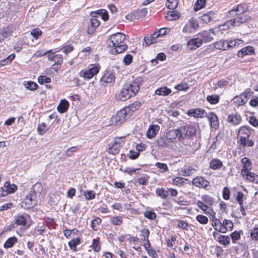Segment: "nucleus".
Masks as SVG:
<instances>
[{
	"mask_svg": "<svg viewBox=\"0 0 258 258\" xmlns=\"http://www.w3.org/2000/svg\"><path fill=\"white\" fill-rule=\"evenodd\" d=\"M69 107V102L66 99H62L58 104L57 108L59 112L63 113L68 109Z\"/></svg>",
	"mask_w": 258,
	"mask_h": 258,
	"instance_id": "34",
	"label": "nucleus"
},
{
	"mask_svg": "<svg viewBox=\"0 0 258 258\" xmlns=\"http://www.w3.org/2000/svg\"><path fill=\"white\" fill-rule=\"evenodd\" d=\"M202 44V39L200 37L191 39L187 42V47L191 50L196 49Z\"/></svg>",
	"mask_w": 258,
	"mask_h": 258,
	"instance_id": "23",
	"label": "nucleus"
},
{
	"mask_svg": "<svg viewBox=\"0 0 258 258\" xmlns=\"http://www.w3.org/2000/svg\"><path fill=\"white\" fill-rule=\"evenodd\" d=\"M129 117L126 111L124 108H122L112 117L110 120L111 124L112 125L119 126Z\"/></svg>",
	"mask_w": 258,
	"mask_h": 258,
	"instance_id": "4",
	"label": "nucleus"
},
{
	"mask_svg": "<svg viewBox=\"0 0 258 258\" xmlns=\"http://www.w3.org/2000/svg\"><path fill=\"white\" fill-rule=\"evenodd\" d=\"M43 190V186L40 182L35 183L32 187L29 194L33 198L39 200Z\"/></svg>",
	"mask_w": 258,
	"mask_h": 258,
	"instance_id": "10",
	"label": "nucleus"
},
{
	"mask_svg": "<svg viewBox=\"0 0 258 258\" xmlns=\"http://www.w3.org/2000/svg\"><path fill=\"white\" fill-rule=\"evenodd\" d=\"M230 192L229 188L224 187L223 189V198L224 200H227L230 198Z\"/></svg>",
	"mask_w": 258,
	"mask_h": 258,
	"instance_id": "64",
	"label": "nucleus"
},
{
	"mask_svg": "<svg viewBox=\"0 0 258 258\" xmlns=\"http://www.w3.org/2000/svg\"><path fill=\"white\" fill-rule=\"evenodd\" d=\"M197 220L202 224H206L208 222V218L203 215H198L196 217Z\"/></svg>",
	"mask_w": 258,
	"mask_h": 258,
	"instance_id": "57",
	"label": "nucleus"
},
{
	"mask_svg": "<svg viewBox=\"0 0 258 258\" xmlns=\"http://www.w3.org/2000/svg\"><path fill=\"white\" fill-rule=\"evenodd\" d=\"M38 82L40 84L49 83L51 82V79L45 76H40L38 78Z\"/></svg>",
	"mask_w": 258,
	"mask_h": 258,
	"instance_id": "58",
	"label": "nucleus"
},
{
	"mask_svg": "<svg viewBox=\"0 0 258 258\" xmlns=\"http://www.w3.org/2000/svg\"><path fill=\"white\" fill-rule=\"evenodd\" d=\"M100 25V21L96 17H92L90 20V25L88 26L87 32L88 34H93L97 27Z\"/></svg>",
	"mask_w": 258,
	"mask_h": 258,
	"instance_id": "22",
	"label": "nucleus"
},
{
	"mask_svg": "<svg viewBox=\"0 0 258 258\" xmlns=\"http://www.w3.org/2000/svg\"><path fill=\"white\" fill-rule=\"evenodd\" d=\"M155 166L160 169L161 172H166L168 170L167 165L165 163L157 162Z\"/></svg>",
	"mask_w": 258,
	"mask_h": 258,
	"instance_id": "59",
	"label": "nucleus"
},
{
	"mask_svg": "<svg viewBox=\"0 0 258 258\" xmlns=\"http://www.w3.org/2000/svg\"><path fill=\"white\" fill-rule=\"evenodd\" d=\"M242 168L241 170L240 174L248 172L252 169L251 163L249 159L246 157H244L241 159Z\"/></svg>",
	"mask_w": 258,
	"mask_h": 258,
	"instance_id": "25",
	"label": "nucleus"
},
{
	"mask_svg": "<svg viewBox=\"0 0 258 258\" xmlns=\"http://www.w3.org/2000/svg\"><path fill=\"white\" fill-rule=\"evenodd\" d=\"M133 96V94L131 93L128 87L125 84L120 92L117 94V98L121 101H124Z\"/></svg>",
	"mask_w": 258,
	"mask_h": 258,
	"instance_id": "13",
	"label": "nucleus"
},
{
	"mask_svg": "<svg viewBox=\"0 0 258 258\" xmlns=\"http://www.w3.org/2000/svg\"><path fill=\"white\" fill-rule=\"evenodd\" d=\"M47 130L48 128L47 127V125L45 123L42 122L38 124L37 127V131L40 135H43L47 132Z\"/></svg>",
	"mask_w": 258,
	"mask_h": 258,
	"instance_id": "49",
	"label": "nucleus"
},
{
	"mask_svg": "<svg viewBox=\"0 0 258 258\" xmlns=\"http://www.w3.org/2000/svg\"><path fill=\"white\" fill-rule=\"evenodd\" d=\"M17 241V238L16 237H11L7 239L4 244V247L6 248L12 247L14 244Z\"/></svg>",
	"mask_w": 258,
	"mask_h": 258,
	"instance_id": "42",
	"label": "nucleus"
},
{
	"mask_svg": "<svg viewBox=\"0 0 258 258\" xmlns=\"http://www.w3.org/2000/svg\"><path fill=\"white\" fill-rule=\"evenodd\" d=\"M160 130V126L157 124L151 125L146 133L148 138L152 139L155 137Z\"/></svg>",
	"mask_w": 258,
	"mask_h": 258,
	"instance_id": "26",
	"label": "nucleus"
},
{
	"mask_svg": "<svg viewBox=\"0 0 258 258\" xmlns=\"http://www.w3.org/2000/svg\"><path fill=\"white\" fill-rule=\"evenodd\" d=\"M171 93V89L165 86L161 87L155 91V94L159 96H167Z\"/></svg>",
	"mask_w": 258,
	"mask_h": 258,
	"instance_id": "37",
	"label": "nucleus"
},
{
	"mask_svg": "<svg viewBox=\"0 0 258 258\" xmlns=\"http://www.w3.org/2000/svg\"><path fill=\"white\" fill-rule=\"evenodd\" d=\"M241 232H242L241 230L239 231H235L231 233L230 236L231 237L232 241L233 243H235L236 241L240 239Z\"/></svg>",
	"mask_w": 258,
	"mask_h": 258,
	"instance_id": "51",
	"label": "nucleus"
},
{
	"mask_svg": "<svg viewBox=\"0 0 258 258\" xmlns=\"http://www.w3.org/2000/svg\"><path fill=\"white\" fill-rule=\"evenodd\" d=\"M101 222V219L98 217L95 218L91 221V227L94 230H97L99 228V225Z\"/></svg>",
	"mask_w": 258,
	"mask_h": 258,
	"instance_id": "54",
	"label": "nucleus"
},
{
	"mask_svg": "<svg viewBox=\"0 0 258 258\" xmlns=\"http://www.w3.org/2000/svg\"><path fill=\"white\" fill-rule=\"evenodd\" d=\"M115 81L114 75L110 72L105 73L101 79L102 83L106 84L113 83Z\"/></svg>",
	"mask_w": 258,
	"mask_h": 258,
	"instance_id": "32",
	"label": "nucleus"
},
{
	"mask_svg": "<svg viewBox=\"0 0 258 258\" xmlns=\"http://www.w3.org/2000/svg\"><path fill=\"white\" fill-rule=\"evenodd\" d=\"M15 54H11L9 55L6 58L0 61V66H5L10 63L12 60L15 58Z\"/></svg>",
	"mask_w": 258,
	"mask_h": 258,
	"instance_id": "52",
	"label": "nucleus"
},
{
	"mask_svg": "<svg viewBox=\"0 0 258 258\" xmlns=\"http://www.w3.org/2000/svg\"><path fill=\"white\" fill-rule=\"evenodd\" d=\"M85 196L87 200H92L95 197V193L92 190L87 191L86 192H85Z\"/></svg>",
	"mask_w": 258,
	"mask_h": 258,
	"instance_id": "61",
	"label": "nucleus"
},
{
	"mask_svg": "<svg viewBox=\"0 0 258 258\" xmlns=\"http://www.w3.org/2000/svg\"><path fill=\"white\" fill-rule=\"evenodd\" d=\"M250 234L252 240L258 241V227L252 228L250 230Z\"/></svg>",
	"mask_w": 258,
	"mask_h": 258,
	"instance_id": "53",
	"label": "nucleus"
},
{
	"mask_svg": "<svg viewBox=\"0 0 258 258\" xmlns=\"http://www.w3.org/2000/svg\"><path fill=\"white\" fill-rule=\"evenodd\" d=\"M99 69L97 66H93L90 69H86L79 73V76L84 79H90L99 72Z\"/></svg>",
	"mask_w": 258,
	"mask_h": 258,
	"instance_id": "8",
	"label": "nucleus"
},
{
	"mask_svg": "<svg viewBox=\"0 0 258 258\" xmlns=\"http://www.w3.org/2000/svg\"><path fill=\"white\" fill-rule=\"evenodd\" d=\"M125 84L128 87L131 93L133 96L135 95L140 90V85L139 82L137 81H134L131 83H126Z\"/></svg>",
	"mask_w": 258,
	"mask_h": 258,
	"instance_id": "31",
	"label": "nucleus"
},
{
	"mask_svg": "<svg viewBox=\"0 0 258 258\" xmlns=\"http://www.w3.org/2000/svg\"><path fill=\"white\" fill-rule=\"evenodd\" d=\"M144 216L150 220H154L156 218V214L152 211H146L144 213Z\"/></svg>",
	"mask_w": 258,
	"mask_h": 258,
	"instance_id": "55",
	"label": "nucleus"
},
{
	"mask_svg": "<svg viewBox=\"0 0 258 258\" xmlns=\"http://www.w3.org/2000/svg\"><path fill=\"white\" fill-rule=\"evenodd\" d=\"M218 232L225 233L228 230H231L233 227V224L231 220L225 219L221 224L219 225Z\"/></svg>",
	"mask_w": 258,
	"mask_h": 258,
	"instance_id": "14",
	"label": "nucleus"
},
{
	"mask_svg": "<svg viewBox=\"0 0 258 258\" xmlns=\"http://www.w3.org/2000/svg\"><path fill=\"white\" fill-rule=\"evenodd\" d=\"M48 60L54 61V64H61L63 62L62 55L60 54H56L55 52H50L47 55Z\"/></svg>",
	"mask_w": 258,
	"mask_h": 258,
	"instance_id": "18",
	"label": "nucleus"
},
{
	"mask_svg": "<svg viewBox=\"0 0 258 258\" xmlns=\"http://www.w3.org/2000/svg\"><path fill=\"white\" fill-rule=\"evenodd\" d=\"M212 226L216 231H218V228H219V225H221L222 222L220 220L217 219L215 216L212 217Z\"/></svg>",
	"mask_w": 258,
	"mask_h": 258,
	"instance_id": "56",
	"label": "nucleus"
},
{
	"mask_svg": "<svg viewBox=\"0 0 258 258\" xmlns=\"http://www.w3.org/2000/svg\"><path fill=\"white\" fill-rule=\"evenodd\" d=\"M222 162L219 159H213L210 163V167L214 170L220 169L222 166Z\"/></svg>",
	"mask_w": 258,
	"mask_h": 258,
	"instance_id": "38",
	"label": "nucleus"
},
{
	"mask_svg": "<svg viewBox=\"0 0 258 258\" xmlns=\"http://www.w3.org/2000/svg\"><path fill=\"white\" fill-rule=\"evenodd\" d=\"M254 49L253 47L247 46L239 50L237 52V56L238 57H243L244 55H251L254 53Z\"/></svg>",
	"mask_w": 258,
	"mask_h": 258,
	"instance_id": "30",
	"label": "nucleus"
},
{
	"mask_svg": "<svg viewBox=\"0 0 258 258\" xmlns=\"http://www.w3.org/2000/svg\"><path fill=\"white\" fill-rule=\"evenodd\" d=\"M235 17L227 22L228 26L230 25L233 27L239 26L241 24L244 23L250 19V17L247 15H236L233 14L229 17Z\"/></svg>",
	"mask_w": 258,
	"mask_h": 258,
	"instance_id": "5",
	"label": "nucleus"
},
{
	"mask_svg": "<svg viewBox=\"0 0 258 258\" xmlns=\"http://www.w3.org/2000/svg\"><path fill=\"white\" fill-rule=\"evenodd\" d=\"M199 27L198 21L194 18H191L184 25L182 28V32L185 34L194 33Z\"/></svg>",
	"mask_w": 258,
	"mask_h": 258,
	"instance_id": "7",
	"label": "nucleus"
},
{
	"mask_svg": "<svg viewBox=\"0 0 258 258\" xmlns=\"http://www.w3.org/2000/svg\"><path fill=\"white\" fill-rule=\"evenodd\" d=\"M124 139L125 137L115 138L114 140L108 145L107 149L108 153L113 155L118 154L120 147L125 143Z\"/></svg>",
	"mask_w": 258,
	"mask_h": 258,
	"instance_id": "2",
	"label": "nucleus"
},
{
	"mask_svg": "<svg viewBox=\"0 0 258 258\" xmlns=\"http://www.w3.org/2000/svg\"><path fill=\"white\" fill-rule=\"evenodd\" d=\"M166 137L171 141V143L176 139L180 140L181 139L180 128L169 131L166 134Z\"/></svg>",
	"mask_w": 258,
	"mask_h": 258,
	"instance_id": "16",
	"label": "nucleus"
},
{
	"mask_svg": "<svg viewBox=\"0 0 258 258\" xmlns=\"http://www.w3.org/2000/svg\"><path fill=\"white\" fill-rule=\"evenodd\" d=\"M80 243V239L79 238H75L72 239L68 243L69 246L71 250L74 251H77L76 246Z\"/></svg>",
	"mask_w": 258,
	"mask_h": 258,
	"instance_id": "39",
	"label": "nucleus"
},
{
	"mask_svg": "<svg viewBox=\"0 0 258 258\" xmlns=\"http://www.w3.org/2000/svg\"><path fill=\"white\" fill-rule=\"evenodd\" d=\"M31 34L33 37L37 39L39 36L42 34V31L39 29H34L31 32Z\"/></svg>",
	"mask_w": 258,
	"mask_h": 258,
	"instance_id": "63",
	"label": "nucleus"
},
{
	"mask_svg": "<svg viewBox=\"0 0 258 258\" xmlns=\"http://www.w3.org/2000/svg\"><path fill=\"white\" fill-rule=\"evenodd\" d=\"M92 247L93 249L96 252H98L100 249V247L99 245V242L98 240L94 239L93 240V243L91 246Z\"/></svg>",
	"mask_w": 258,
	"mask_h": 258,
	"instance_id": "62",
	"label": "nucleus"
},
{
	"mask_svg": "<svg viewBox=\"0 0 258 258\" xmlns=\"http://www.w3.org/2000/svg\"><path fill=\"white\" fill-rule=\"evenodd\" d=\"M243 42V41L239 39L227 41V45H228V49L232 48L236 46L237 45L242 44Z\"/></svg>",
	"mask_w": 258,
	"mask_h": 258,
	"instance_id": "43",
	"label": "nucleus"
},
{
	"mask_svg": "<svg viewBox=\"0 0 258 258\" xmlns=\"http://www.w3.org/2000/svg\"><path fill=\"white\" fill-rule=\"evenodd\" d=\"M214 47L217 49L226 50L228 49L227 41L220 40L214 44Z\"/></svg>",
	"mask_w": 258,
	"mask_h": 258,
	"instance_id": "35",
	"label": "nucleus"
},
{
	"mask_svg": "<svg viewBox=\"0 0 258 258\" xmlns=\"http://www.w3.org/2000/svg\"><path fill=\"white\" fill-rule=\"evenodd\" d=\"M51 50H49L48 51H44V50H37L34 54V56L36 57H41L47 54H49L50 52H51Z\"/></svg>",
	"mask_w": 258,
	"mask_h": 258,
	"instance_id": "60",
	"label": "nucleus"
},
{
	"mask_svg": "<svg viewBox=\"0 0 258 258\" xmlns=\"http://www.w3.org/2000/svg\"><path fill=\"white\" fill-rule=\"evenodd\" d=\"M125 39V35L122 33L118 32L109 36L107 40L109 47H111L110 52L115 54L121 53L126 50L128 46L123 43Z\"/></svg>",
	"mask_w": 258,
	"mask_h": 258,
	"instance_id": "1",
	"label": "nucleus"
},
{
	"mask_svg": "<svg viewBox=\"0 0 258 258\" xmlns=\"http://www.w3.org/2000/svg\"><path fill=\"white\" fill-rule=\"evenodd\" d=\"M234 103L238 106L243 105L247 102V99H245L243 96H241L240 94L239 96H236L234 98Z\"/></svg>",
	"mask_w": 258,
	"mask_h": 258,
	"instance_id": "41",
	"label": "nucleus"
},
{
	"mask_svg": "<svg viewBox=\"0 0 258 258\" xmlns=\"http://www.w3.org/2000/svg\"><path fill=\"white\" fill-rule=\"evenodd\" d=\"M205 117H207L210 122V125L212 127L217 129L219 127V120L217 116L212 112L205 115Z\"/></svg>",
	"mask_w": 258,
	"mask_h": 258,
	"instance_id": "15",
	"label": "nucleus"
},
{
	"mask_svg": "<svg viewBox=\"0 0 258 258\" xmlns=\"http://www.w3.org/2000/svg\"><path fill=\"white\" fill-rule=\"evenodd\" d=\"M37 202L38 200L28 194L22 202L21 207L26 209H30L35 206L37 204Z\"/></svg>",
	"mask_w": 258,
	"mask_h": 258,
	"instance_id": "9",
	"label": "nucleus"
},
{
	"mask_svg": "<svg viewBox=\"0 0 258 258\" xmlns=\"http://www.w3.org/2000/svg\"><path fill=\"white\" fill-rule=\"evenodd\" d=\"M238 135L240 136L238 142L240 145L243 147H252L254 145V142L252 140H250L247 144H245V139H248L250 135V131L248 127L245 126L240 127Z\"/></svg>",
	"mask_w": 258,
	"mask_h": 258,
	"instance_id": "3",
	"label": "nucleus"
},
{
	"mask_svg": "<svg viewBox=\"0 0 258 258\" xmlns=\"http://www.w3.org/2000/svg\"><path fill=\"white\" fill-rule=\"evenodd\" d=\"M4 186L7 190L9 194L14 193L17 188V187L15 184H11L9 182H6Z\"/></svg>",
	"mask_w": 258,
	"mask_h": 258,
	"instance_id": "44",
	"label": "nucleus"
},
{
	"mask_svg": "<svg viewBox=\"0 0 258 258\" xmlns=\"http://www.w3.org/2000/svg\"><path fill=\"white\" fill-rule=\"evenodd\" d=\"M29 219V216L27 214L19 215L15 217V222L17 225L25 226Z\"/></svg>",
	"mask_w": 258,
	"mask_h": 258,
	"instance_id": "21",
	"label": "nucleus"
},
{
	"mask_svg": "<svg viewBox=\"0 0 258 258\" xmlns=\"http://www.w3.org/2000/svg\"><path fill=\"white\" fill-rule=\"evenodd\" d=\"M141 235L144 237V241H146V243L144 244V246H146V244L150 245L149 241L148 240V237L150 234V231L148 229H144L141 230Z\"/></svg>",
	"mask_w": 258,
	"mask_h": 258,
	"instance_id": "45",
	"label": "nucleus"
},
{
	"mask_svg": "<svg viewBox=\"0 0 258 258\" xmlns=\"http://www.w3.org/2000/svg\"><path fill=\"white\" fill-rule=\"evenodd\" d=\"M213 235L214 238L223 245H228L230 243V238L228 236L219 235L216 232H213Z\"/></svg>",
	"mask_w": 258,
	"mask_h": 258,
	"instance_id": "17",
	"label": "nucleus"
},
{
	"mask_svg": "<svg viewBox=\"0 0 258 258\" xmlns=\"http://www.w3.org/2000/svg\"><path fill=\"white\" fill-rule=\"evenodd\" d=\"M159 37V34L157 32H155L151 34L150 36L145 37L144 40L146 46H148L151 44L156 43L158 40L157 39Z\"/></svg>",
	"mask_w": 258,
	"mask_h": 258,
	"instance_id": "29",
	"label": "nucleus"
},
{
	"mask_svg": "<svg viewBox=\"0 0 258 258\" xmlns=\"http://www.w3.org/2000/svg\"><path fill=\"white\" fill-rule=\"evenodd\" d=\"M215 13L213 11H210L204 14L201 17V20L205 23H208L211 22L214 18Z\"/></svg>",
	"mask_w": 258,
	"mask_h": 258,
	"instance_id": "36",
	"label": "nucleus"
},
{
	"mask_svg": "<svg viewBox=\"0 0 258 258\" xmlns=\"http://www.w3.org/2000/svg\"><path fill=\"white\" fill-rule=\"evenodd\" d=\"M156 195L162 199H165L167 197L168 191L163 188H158L156 189Z\"/></svg>",
	"mask_w": 258,
	"mask_h": 258,
	"instance_id": "47",
	"label": "nucleus"
},
{
	"mask_svg": "<svg viewBox=\"0 0 258 258\" xmlns=\"http://www.w3.org/2000/svg\"><path fill=\"white\" fill-rule=\"evenodd\" d=\"M24 85L27 89L31 91L36 90L38 87L37 84L32 81L24 82Z\"/></svg>",
	"mask_w": 258,
	"mask_h": 258,
	"instance_id": "46",
	"label": "nucleus"
},
{
	"mask_svg": "<svg viewBox=\"0 0 258 258\" xmlns=\"http://www.w3.org/2000/svg\"><path fill=\"white\" fill-rule=\"evenodd\" d=\"M215 35V32L213 29L208 31H203L198 34V36L202 39V42H209L213 39V36Z\"/></svg>",
	"mask_w": 258,
	"mask_h": 258,
	"instance_id": "12",
	"label": "nucleus"
},
{
	"mask_svg": "<svg viewBox=\"0 0 258 258\" xmlns=\"http://www.w3.org/2000/svg\"><path fill=\"white\" fill-rule=\"evenodd\" d=\"M206 0H197L194 6V10L198 11L204 7Z\"/></svg>",
	"mask_w": 258,
	"mask_h": 258,
	"instance_id": "50",
	"label": "nucleus"
},
{
	"mask_svg": "<svg viewBox=\"0 0 258 258\" xmlns=\"http://www.w3.org/2000/svg\"><path fill=\"white\" fill-rule=\"evenodd\" d=\"M110 222L114 225L119 226L122 223V218L121 216L111 217Z\"/></svg>",
	"mask_w": 258,
	"mask_h": 258,
	"instance_id": "48",
	"label": "nucleus"
},
{
	"mask_svg": "<svg viewBox=\"0 0 258 258\" xmlns=\"http://www.w3.org/2000/svg\"><path fill=\"white\" fill-rule=\"evenodd\" d=\"M219 96L216 94L208 95L206 98L208 102L211 104H215L218 103L219 101Z\"/></svg>",
	"mask_w": 258,
	"mask_h": 258,
	"instance_id": "40",
	"label": "nucleus"
},
{
	"mask_svg": "<svg viewBox=\"0 0 258 258\" xmlns=\"http://www.w3.org/2000/svg\"><path fill=\"white\" fill-rule=\"evenodd\" d=\"M247 7L244 4H240L237 6L236 8L230 10L228 12L229 16L233 14L244 15L243 13L247 11Z\"/></svg>",
	"mask_w": 258,
	"mask_h": 258,
	"instance_id": "19",
	"label": "nucleus"
},
{
	"mask_svg": "<svg viewBox=\"0 0 258 258\" xmlns=\"http://www.w3.org/2000/svg\"><path fill=\"white\" fill-rule=\"evenodd\" d=\"M241 117L240 115L237 114H230L227 119L228 122L232 125H238L241 121Z\"/></svg>",
	"mask_w": 258,
	"mask_h": 258,
	"instance_id": "28",
	"label": "nucleus"
},
{
	"mask_svg": "<svg viewBox=\"0 0 258 258\" xmlns=\"http://www.w3.org/2000/svg\"><path fill=\"white\" fill-rule=\"evenodd\" d=\"M207 113L203 109L196 108L192 109L188 111L187 114L188 115L193 116L195 117L202 118L205 117Z\"/></svg>",
	"mask_w": 258,
	"mask_h": 258,
	"instance_id": "20",
	"label": "nucleus"
},
{
	"mask_svg": "<svg viewBox=\"0 0 258 258\" xmlns=\"http://www.w3.org/2000/svg\"><path fill=\"white\" fill-rule=\"evenodd\" d=\"M192 183L195 186L200 188H206L210 186V182L202 176H197L193 178Z\"/></svg>",
	"mask_w": 258,
	"mask_h": 258,
	"instance_id": "11",
	"label": "nucleus"
},
{
	"mask_svg": "<svg viewBox=\"0 0 258 258\" xmlns=\"http://www.w3.org/2000/svg\"><path fill=\"white\" fill-rule=\"evenodd\" d=\"M181 139H191L196 135V128L190 124H185L180 127Z\"/></svg>",
	"mask_w": 258,
	"mask_h": 258,
	"instance_id": "6",
	"label": "nucleus"
},
{
	"mask_svg": "<svg viewBox=\"0 0 258 258\" xmlns=\"http://www.w3.org/2000/svg\"><path fill=\"white\" fill-rule=\"evenodd\" d=\"M141 106V103L139 101H136L123 108L125 111H126L129 116H130L132 113L138 109Z\"/></svg>",
	"mask_w": 258,
	"mask_h": 258,
	"instance_id": "24",
	"label": "nucleus"
},
{
	"mask_svg": "<svg viewBox=\"0 0 258 258\" xmlns=\"http://www.w3.org/2000/svg\"><path fill=\"white\" fill-rule=\"evenodd\" d=\"M157 144L159 147L166 148L171 145V141L167 137H159L157 140Z\"/></svg>",
	"mask_w": 258,
	"mask_h": 258,
	"instance_id": "33",
	"label": "nucleus"
},
{
	"mask_svg": "<svg viewBox=\"0 0 258 258\" xmlns=\"http://www.w3.org/2000/svg\"><path fill=\"white\" fill-rule=\"evenodd\" d=\"M246 180L255 183H258V175L252 172H247L241 174Z\"/></svg>",
	"mask_w": 258,
	"mask_h": 258,
	"instance_id": "27",
	"label": "nucleus"
}]
</instances>
